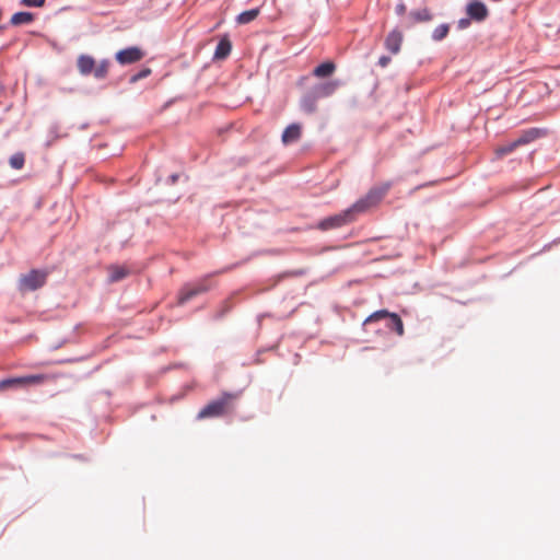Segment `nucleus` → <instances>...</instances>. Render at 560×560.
Segmentation results:
<instances>
[{
    "label": "nucleus",
    "mask_w": 560,
    "mask_h": 560,
    "mask_svg": "<svg viewBox=\"0 0 560 560\" xmlns=\"http://www.w3.org/2000/svg\"><path fill=\"white\" fill-rule=\"evenodd\" d=\"M238 395L223 393L219 398L208 402L197 415V419L218 418L231 413L234 410V402Z\"/></svg>",
    "instance_id": "obj_1"
},
{
    "label": "nucleus",
    "mask_w": 560,
    "mask_h": 560,
    "mask_svg": "<svg viewBox=\"0 0 560 560\" xmlns=\"http://www.w3.org/2000/svg\"><path fill=\"white\" fill-rule=\"evenodd\" d=\"M389 188V183H385L381 186L371 188L364 197L360 198L351 206L352 210L357 215L368 211L370 208L376 206L386 196Z\"/></svg>",
    "instance_id": "obj_2"
},
{
    "label": "nucleus",
    "mask_w": 560,
    "mask_h": 560,
    "mask_svg": "<svg viewBox=\"0 0 560 560\" xmlns=\"http://www.w3.org/2000/svg\"><path fill=\"white\" fill-rule=\"evenodd\" d=\"M212 288L211 276H206L195 283L185 284L178 292L177 303L179 305L185 304L195 296L206 293Z\"/></svg>",
    "instance_id": "obj_3"
},
{
    "label": "nucleus",
    "mask_w": 560,
    "mask_h": 560,
    "mask_svg": "<svg viewBox=\"0 0 560 560\" xmlns=\"http://www.w3.org/2000/svg\"><path fill=\"white\" fill-rule=\"evenodd\" d=\"M357 218L355 212L352 210V208H348L340 213L334 214L331 217L323 219L318 224L317 228L322 231H328L332 229H338L343 225H347L351 222H353Z\"/></svg>",
    "instance_id": "obj_4"
},
{
    "label": "nucleus",
    "mask_w": 560,
    "mask_h": 560,
    "mask_svg": "<svg viewBox=\"0 0 560 560\" xmlns=\"http://www.w3.org/2000/svg\"><path fill=\"white\" fill-rule=\"evenodd\" d=\"M47 278V272L40 270H31L20 278V289L22 291H34L42 288Z\"/></svg>",
    "instance_id": "obj_5"
},
{
    "label": "nucleus",
    "mask_w": 560,
    "mask_h": 560,
    "mask_svg": "<svg viewBox=\"0 0 560 560\" xmlns=\"http://www.w3.org/2000/svg\"><path fill=\"white\" fill-rule=\"evenodd\" d=\"M434 14L431 9L424 7L411 10L405 20L404 26L411 27L419 23H429L433 20Z\"/></svg>",
    "instance_id": "obj_6"
},
{
    "label": "nucleus",
    "mask_w": 560,
    "mask_h": 560,
    "mask_svg": "<svg viewBox=\"0 0 560 560\" xmlns=\"http://www.w3.org/2000/svg\"><path fill=\"white\" fill-rule=\"evenodd\" d=\"M466 13L469 19L476 22L485 21L489 15L487 5L480 0H472L466 7Z\"/></svg>",
    "instance_id": "obj_7"
},
{
    "label": "nucleus",
    "mask_w": 560,
    "mask_h": 560,
    "mask_svg": "<svg viewBox=\"0 0 560 560\" xmlns=\"http://www.w3.org/2000/svg\"><path fill=\"white\" fill-rule=\"evenodd\" d=\"M57 378L55 374H34L15 377L18 387H27L34 385H42L46 382H51Z\"/></svg>",
    "instance_id": "obj_8"
},
{
    "label": "nucleus",
    "mask_w": 560,
    "mask_h": 560,
    "mask_svg": "<svg viewBox=\"0 0 560 560\" xmlns=\"http://www.w3.org/2000/svg\"><path fill=\"white\" fill-rule=\"evenodd\" d=\"M144 57V52L139 47H129L119 50L116 54V60L120 65H130L140 61Z\"/></svg>",
    "instance_id": "obj_9"
},
{
    "label": "nucleus",
    "mask_w": 560,
    "mask_h": 560,
    "mask_svg": "<svg viewBox=\"0 0 560 560\" xmlns=\"http://www.w3.org/2000/svg\"><path fill=\"white\" fill-rule=\"evenodd\" d=\"M340 83L337 80L319 83L313 88V92L319 98L331 96L339 88Z\"/></svg>",
    "instance_id": "obj_10"
},
{
    "label": "nucleus",
    "mask_w": 560,
    "mask_h": 560,
    "mask_svg": "<svg viewBox=\"0 0 560 560\" xmlns=\"http://www.w3.org/2000/svg\"><path fill=\"white\" fill-rule=\"evenodd\" d=\"M401 43L402 34L399 31L394 30L387 35L385 39V47L392 54H397L400 50Z\"/></svg>",
    "instance_id": "obj_11"
},
{
    "label": "nucleus",
    "mask_w": 560,
    "mask_h": 560,
    "mask_svg": "<svg viewBox=\"0 0 560 560\" xmlns=\"http://www.w3.org/2000/svg\"><path fill=\"white\" fill-rule=\"evenodd\" d=\"M545 136V131L538 128H530L522 132V135L515 140L516 144L520 147L528 144L534 140Z\"/></svg>",
    "instance_id": "obj_12"
},
{
    "label": "nucleus",
    "mask_w": 560,
    "mask_h": 560,
    "mask_svg": "<svg viewBox=\"0 0 560 560\" xmlns=\"http://www.w3.org/2000/svg\"><path fill=\"white\" fill-rule=\"evenodd\" d=\"M302 128L299 124L289 125L281 137V140L284 144H290L292 142L298 141L301 138Z\"/></svg>",
    "instance_id": "obj_13"
},
{
    "label": "nucleus",
    "mask_w": 560,
    "mask_h": 560,
    "mask_svg": "<svg viewBox=\"0 0 560 560\" xmlns=\"http://www.w3.org/2000/svg\"><path fill=\"white\" fill-rule=\"evenodd\" d=\"M78 69L81 74H90L92 73L94 67H95V60L88 55H81L78 58Z\"/></svg>",
    "instance_id": "obj_14"
},
{
    "label": "nucleus",
    "mask_w": 560,
    "mask_h": 560,
    "mask_svg": "<svg viewBox=\"0 0 560 560\" xmlns=\"http://www.w3.org/2000/svg\"><path fill=\"white\" fill-rule=\"evenodd\" d=\"M335 70L336 65L332 61H326L314 68L313 75L316 78H328Z\"/></svg>",
    "instance_id": "obj_15"
},
{
    "label": "nucleus",
    "mask_w": 560,
    "mask_h": 560,
    "mask_svg": "<svg viewBox=\"0 0 560 560\" xmlns=\"http://www.w3.org/2000/svg\"><path fill=\"white\" fill-rule=\"evenodd\" d=\"M317 100L318 97L313 91L306 93L301 100V108L308 114L314 113L316 110Z\"/></svg>",
    "instance_id": "obj_16"
},
{
    "label": "nucleus",
    "mask_w": 560,
    "mask_h": 560,
    "mask_svg": "<svg viewBox=\"0 0 560 560\" xmlns=\"http://www.w3.org/2000/svg\"><path fill=\"white\" fill-rule=\"evenodd\" d=\"M232 49L231 42L228 37L221 38L219 44L217 45L215 51H214V58L215 59H225Z\"/></svg>",
    "instance_id": "obj_17"
},
{
    "label": "nucleus",
    "mask_w": 560,
    "mask_h": 560,
    "mask_svg": "<svg viewBox=\"0 0 560 560\" xmlns=\"http://www.w3.org/2000/svg\"><path fill=\"white\" fill-rule=\"evenodd\" d=\"M34 21V14L31 12H16L11 16L10 23L14 26L28 24Z\"/></svg>",
    "instance_id": "obj_18"
},
{
    "label": "nucleus",
    "mask_w": 560,
    "mask_h": 560,
    "mask_svg": "<svg viewBox=\"0 0 560 560\" xmlns=\"http://www.w3.org/2000/svg\"><path fill=\"white\" fill-rule=\"evenodd\" d=\"M108 271L110 282H117L127 277L129 273V270L124 266H110Z\"/></svg>",
    "instance_id": "obj_19"
},
{
    "label": "nucleus",
    "mask_w": 560,
    "mask_h": 560,
    "mask_svg": "<svg viewBox=\"0 0 560 560\" xmlns=\"http://www.w3.org/2000/svg\"><path fill=\"white\" fill-rule=\"evenodd\" d=\"M388 319H389V323H388L387 327L390 330H394L398 336H402L405 332V329H404V324H402L401 318L396 313H393L392 315H389Z\"/></svg>",
    "instance_id": "obj_20"
},
{
    "label": "nucleus",
    "mask_w": 560,
    "mask_h": 560,
    "mask_svg": "<svg viewBox=\"0 0 560 560\" xmlns=\"http://www.w3.org/2000/svg\"><path fill=\"white\" fill-rule=\"evenodd\" d=\"M450 24L447 23H443V24H440L438 25L433 31H432V34H431V38L434 40V42H441L443 40L444 38H446V36L448 35L450 33Z\"/></svg>",
    "instance_id": "obj_21"
},
{
    "label": "nucleus",
    "mask_w": 560,
    "mask_h": 560,
    "mask_svg": "<svg viewBox=\"0 0 560 560\" xmlns=\"http://www.w3.org/2000/svg\"><path fill=\"white\" fill-rule=\"evenodd\" d=\"M258 14H259V9H252L248 11H244L237 16V22L240 24H247V23L254 21L258 16Z\"/></svg>",
    "instance_id": "obj_22"
},
{
    "label": "nucleus",
    "mask_w": 560,
    "mask_h": 560,
    "mask_svg": "<svg viewBox=\"0 0 560 560\" xmlns=\"http://www.w3.org/2000/svg\"><path fill=\"white\" fill-rule=\"evenodd\" d=\"M518 148V145L516 144L515 140L510 142V143H506V144H503L501 147H498L495 149V155L498 158H502L504 155H508L510 153H512L514 150H516Z\"/></svg>",
    "instance_id": "obj_23"
},
{
    "label": "nucleus",
    "mask_w": 560,
    "mask_h": 560,
    "mask_svg": "<svg viewBox=\"0 0 560 560\" xmlns=\"http://www.w3.org/2000/svg\"><path fill=\"white\" fill-rule=\"evenodd\" d=\"M10 166L14 170H21L25 163V155L22 152L13 154L9 160Z\"/></svg>",
    "instance_id": "obj_24"
},
{
    "label": "nucleus",
    "mask_w": 560,
    "mask_h": 560,
    "mask_svg": "<svg viewBox=\"0 0 560 560\" xmlns=\"http://www.w3.org/2000/svg\"><path fill=\"white\" fill-rule=\"evenodd\" d=\"M392 314L393 313L388 312L387 310L376 311L366 317V319L364 320V325L381 320L383 318H389V315H392Z\"/></svg>",
    "instance_id": "obj_25"
},
{
    "label": "nucleus",
    "mask_w": 560,
    "mask_h": 560,
    "mask_svg": "<svg viewBox=\"0 0 560 560\" xmlns=\"http://www.w3.org/2000/svg\"><path fill=\"white\" fill-rule=\"evenodd\" d=\"M92 72L96 79H104L108 72V61H102L95 66Z\"/></svg>",
    "instance_id": "obj_26"
},
{
    "label": "nucleus",
    "mask_w": 560,
    "mask_h": 560,
    "mask_svg": "<svg viewBox=\"0 0 560 560\" xmlns=\"http://www.w3.org/2000/svg\"><path fill=\"white\" fill-rule=\"evenodd\" d=\"M16 387H18V384H16L15 377L0 381V392L9 389V388H16Z\"/></svg>",
    "instance_id": "obj_27"
},
{
    "label": "nucleus",
    "mask_w": 560,
    "mask_h": 560,
    "mask_svg": "<svg viewBox=\"0 0 560 560\" xmlns=\"http://www.w3.org/2000/svg\"><path fill=\"white\" fill-rule=\"evenodd\" d=\"M151 74V69L150 68H144L142 69L141 71H139L138 73L133 74L131 78H130V82L131 83H135L141 79H144L147 77H149Z\"/></svg>",
    "instance_id": "obj_28"
},
{
    "label": "nucleus",
    "mask_w": 560,
    "mask_h": 560,
    "mask_svg": "<svg viewBox=\"0 0 560 560\" xmlns=\"http://www.w3.org/2000/svg\"><path fill=\"white\" fill-rule=\"evenodd\" d=\"M25 7L40 8L45 4V0H22Z\"/></svg>",
    "instance_id": "obj_29"
},
{
    "label": "nucleus",
    "mask_w": 560,
    "mask_h": 560,
    "mask_svg": "<svg viewBox=\"0 0 560 560\" xmlns=\"http://www.w3.org/2000/svg\"><path fill=\"white\" fill-rule=\"evenodd\" d=\"M407 11V7L404 2H400L396 5L395 12L397 15H404Z\"/></svg>",
    "instance_id": "obj_30"
},
{
    "label": "nucleus",
    "mask_w": 560,
    "mask_h": 560,
    "mask_svg": "<svg viewBox=\"0 0 560 560\" xmlns=\"http://www.w3.org/2000/svg\"><path fill=\"white\" fill-rule=\"evenodd\" d=\"M470 20H471V19H460V20L458 21V27H459L460 30H465V28H467V27L470 25Z\"/></svg>",
    "instance_id": "obj_31"
},
{
    "label": "nucleus",
    "mask_w": 560,
    "mask_h": 560,
    "mask_svg": "<svg viewBox=\"0 0 560 560\" xmlns=\"http://www.w3.org/2000/svg\"><path fill=\"white\" fill-rule=\"evenodd\" d=\"M389 62H390V58H389V57H387V56H382V57L378 59V65H380L382 68H385Z\"/></svg>",
    "instance_id": "obj_32"
},
{
    "label": "nucleus",
    "mask_w": 560,
    "mask_h": 560,
    "mask_svg": "<svg viewBox=\"0 0 560 560\" xmlns=\"http://www.w3.org/2000/svg\"><path fill=\"white\" fill-rule=\"evenodd\" d=\"M177 179H178V175L177 174H174V175L171 176V180H172L173 184L176 183Z\"/></svg>",
    "instance_id": "obj_33"
}]
</instances>
